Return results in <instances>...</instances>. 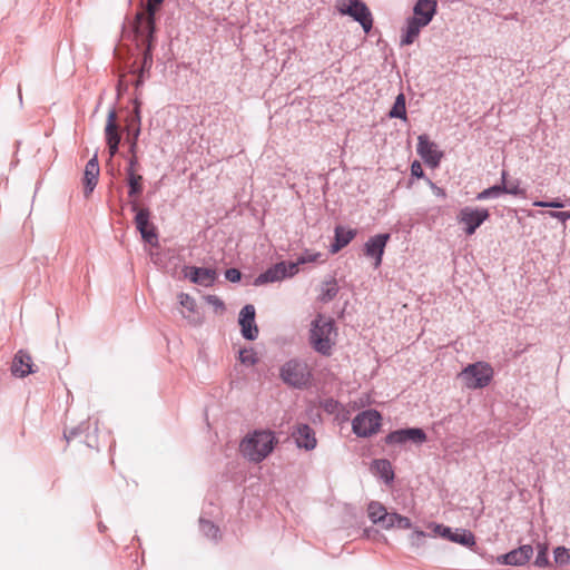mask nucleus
I'll return each instance as SVG.
<instances>
[{"label": "nucleus", "mask_w": 570, "mask_h": 570, "mask_svg": "<svg viewBox=\"0 0 570 570\" xmlns=\"http://www.w3.org/2000/svg\"><path fill=\"white\" fill-rule=\"evenodd\" d=\"M277 442L273 431L255 430L243 439L239 450L250 462L261 463L274 451Z\"/></svg>", "instance_id": "f257e3e1"}, {"label": "nucleus", "mask_w": 570, "mask_h": 570, "mask_svg": "<svg viewBox=\"0 0 570 570\" xmlns=\"http://www.w3.org/2000/svg\"><path fill=\"white\" fill-rule=\"evenodd\" d=\"M336 335L337 328L334 320L318 314L311 323L308 342L315 352L323 356H330Z\"/></svg>", "instance_id": "f03ea898"}, {"label": "nucleus", "mask_w": 570, "mask_h": 570, "mask_svg": "<svg viewBox=\"0 0 570 570\" xmlns=\"http://www.w3.org/2000/svg\"><path fill=\"white\" fill-rule=\"evenodd\" d=\"M278 375L285 385L295 390L308 389L314 377L307 362L299 357L289 358L282 364Z\"/></svg>", "instance_id": "7ed1b4c3"}, {"label": "nucleus", "mask_w": 570, "mask_h": 570, "mask_svg": "<svg viewBox=\"0 0 570 570\" xmlns=\"http://www.w3.org/2000/svg\"><path fill=\"white\" fill-rule=\"evenodd\" d=\"M165 0H147L145 12H137L135 16L132 31L135 37H148L149 41L155 40L156 14Z\"/></svg>", "instance_id": "20e7f679"}, {"label": "nucleus", "mask_w": 570, "mask_h": 570, "mask_svg": "<svg viewBox=\"0 0 570 570\" xmlns=\"http://www.w3.org/2000/svg\"><path fill=\"white\" fill-rule=\"evenodd\" d=\"M338 11L358 22L365 33L373 28V16L363 0H338Z\"/></svg>", "instance_id": "39448f33"}, {"label": "nucleus", "mask_w": 570, "mask_h": 570, "mask_svg": "<svg viewBox=\"0 0 570 570\" xmlns=\"http://www.w3.org/2000/svg\"><path fill=\"white\" fill-rule=\"evenodd\" d=\"M130 208L136 213L134 222L141 239L150 246H157L158 234L155 225L150 222V209L148 207H139L137 200L130 202Z\"/></svg>", "instance_id": "423d86ee"}, {"label": "nucleus", "mask_w": 570, "mask_h": 570, "mask_svg": "<svg viewBox=\"0 0 570 570\" xmlns=\"http://www.w3.org/2000/svg\"><path fill=\"white\" fill-rule=\"evenodd\" d=\"M493 368L485 362L469 364L462 372L461 379L470 389H483L491 382Z\"/></svg>", "instance_id": "0eeeda50"}, {"label": "nucleus", "mask_w": 570, "mask_h": 570, "mask_svg": "<svg viewBox=\"0 0 570 570\" xmlns=\"http://www.w3.org/2000/svg\"><path fill=\"white\" fill-rule=\"evenodd\" d=\"M382 415L377 410L360 412L352 421V431L358 438H370L381 428Z\"/></svg>", "instance_id": "6e6552de"}, {"label": "nucleus", "mask_w": 570, "mask_h": 570, "mask_svg": "<svg viewBox=\"0 0 570 570\" xmlns=\"http://www.w3.org/2000/svg\"><path fill=\"white\" fill-rule=\"evenodd\" d=\"M428 435L422 428H402L391 431L385 438L384 443L387 445H404L412 443L421 445L425 443Z\"/></svg>", "instance_id": "1a4fd4ad"}, {"label": "nucleus", "mask_w": 570, "mask_h": 570, "mask_svg": "<svg viewBox=\"0 0 570 570\" xmlns=\"http://www.w3.org/2000/svg\"><path fill=\"white\" fill-rule=\"evenodd\" d=\"M489 217L490 213L487 208L465 206L460 209L456 219L459 224L464 225V233L471 236Z\"/></svg>", "instance_id": "9d476101"}, {"label": "nucleus", "mask_w": 570, "mask_h": 570, "mask_svg": "<svg viewBox=\"0 0 570 570\" xmlns=\"http://www.w3.org/2000/svg\"><path fill=\"white\" fill-rule=\"evenodd\" d=\"M98 426L97 422L94 424L88 421H83L77 426H73L69 430H65L63 436L67 442H70L73 439L82 438V442L90 449H98V438H97Z\"/></svg>", "instance_id": "9b49d317"}, {"label": "nucleus", "mask_w": 570, "mask_h": 570, "mask_svg": "<svg viewBox=\"0 0 570 570\" xmlns=\"http://www.w3.org/2000/svg\"><path fill=\"white\" fill-rule=\"evenodd\" d=\"M416 151L424 163L432 168H436L443 157V153L438 149L436 144L431 141L425 134L417 137Z\"/></svg>", "instance_id": "f8f14e48"}, {"label": "nucleus", "mask_w": 570, "mask_h": 570, "mask_svg": "<svg viewBox=\"0 0 570 570\" xmlns=\"http://www.w3.org/2000/svg\"><path fill=\"white\" fill-rule=\"evenodd\" d=\"M256 309L254 305L246 304L239 312L238 324L242 336L247 341H255L258 336V326L255 322Z\"/></svg>", "instance_id": "ddd939ff"}, {"label": "nucleus", "mask_w": 570, "mask_h": 570, "mask_svg": "<svg viewBox=\"0 0 570 570\" xmlns=\"http://www.w3.org/2000/svg\"><path fill=\"white\" fill-rule=\"evenodd\" d=\"M390 238V233H381L370 237L364 244V254L374 259L375 268L382 264L384 250Z\"/></svg>", "instance_id": "4468645a"}, {"label": "nucleus", "mask_w": 570, "mask_h": 570, "mask_svg": "<svg viewBox=\"0 0 570 570\" xmlns=\"http://www.w3.org/2000/svg\"><path fill=\"white\" fill-rule=\"evenodd\" d=\"M137 40V47H142V61L141 66L138 69V76L135 80L134 85L136 89L142 86L145 81V73L149 72L153 66V50L155 47V40H150L148 37H135Z\"/></svg>", "instance_id": "2eb2a0df"}, {"label": "nucleus", "mask_w": 570, "mask_h": 570, "mask_svg": "<svg viewBox=\"0 0 570 570\" xmlns=\"http://www.w3.org/2000/svg\"><path fill=\"white\" fill-rule=\"evenodd\" d=\"M105 137L109 155L110 157H114L119 150L121 140L115 108L110 109L108 112L107 124L105 127Z\"/></svg>", "instance_id": "dca6fc26"}, {"label": "nucleus", "mask_w": 570, "mask_h": 570, "mask_svg": "<svg viewBox=\"0 0 570 570\" xmlns=\"http://www.w3.org/2000/svg\"><path fill=\"white\" fill-rule=\"evenodd\" d=\"M292 438L294 439L296 446L298 449H304L305 451H312L317 445L315 431L307 423H298L292 432Z\"/></svg>", "instance_id": "f3484780"}, {"label": "nucleus", "mask_w": 570, "mask_h": 570, "mask_svg": "<svg viewBox=\"0 0 570 570\" xmlns=\"http://www.w3.org/2000/svg\"><path fill=\"white\" fill-rule=\"evenodd\" d=\"M185 269L187 271L185 273V277L199 286L212 287L217 279V272L215 268L185 266Z\"/></svg>", "instance_id": "a211bd4d"}, {"label": "nucleus", "mask_w": 570, "mask_h": 570, "mask_svg": "<svg viewBox=\"0 0 570 570\" xmlns=\"http://www.w3.org/2000/svg\"><path fill=\"white\" fill-rule=\"evenodd\" d=\"M125 124L128 139L138 140L141 132V101L138 95L132 100V109L128 111Z\"/></svg>", "instance_id": "6ab92c4d"}, {"label": "nucleus", "mask_w": 570, "mask_h": 570, "mask_svg": "<svg viewBox=\"0 0 570 570\" xmlns=\"http://www.w3.org/2000/svg\"><path fill=\"white\" fill-rule=\"evenodd\" d=\"M533 556V548L530 544H523L517 549H513L504 554L498 557V563L507 566H524Z\"/></svg>", "instance_id": "aec40b11"}, {"label": "nucleus", "mask_w": 570, "mask_h": 570, "mask_svg": "<svg viewBox=\"0 0 570 570\" xmlns=\"http://www.w3.org/2000/svg\"><path fill=\"white\" fill-rule=\"evenodd\" d=\"M36 372L30 354L23 350L18 351L11 363V374L16 377H26Z\"/></svg>", "instance_id": "412c9836"}, {"label": "nucleus", "mask_w": 570, "mask_h": 570, "mask_svg": "<svg viewBox=\"0 0 570 570\" xmlns=\"http://www.w3.org/2000/svg\"><path fill=\"white\" fill-rule=\"evenodd\" d=\"M436 0H417L413 7V18L428 26L436 14Z\"/></svg>", "instance_id": "4be33fe9"}, {"label": "nucleus", "mask_w": 570, "mask_h": 570, "mask_svg": "<svg viewBox=\"0 0 570 570\" xmlns=\"http://www.w3.org/2000/svg\"><path fill=\"white\" fill-rule=\"evenodd\" d=\"M99 163L97 155L88 160L83 173V193L85 196H89L97 186L99 177Z\"/></svg>", "instance_id": "5701e85b"}, {"label": "nucleus", "mask_w": 570, "mask_h": 570, "mask_svg": "<svg viewBox=\"0 0 570 570\" xmlns=\"http://www.w3.org/2000/svg\"><path fill=\"white\" fill-rule=\"evenodd\" d=\"M178 302H179L180 306L187 311V313L181 312V315L184 318L187 320V322L189 324H191V325L202 324V315L197 311V304L193 296H190L187 293H179Z\"/></svg>", "instance_id": "b1692460"}, {"label": "nucleus", "mask_w": 570, "mask_h": 570, "mask_svg": "<svg viewBox=\"0 0 570 570\" xmlns=\"http://www.w3.org/2000/svg\"><path fill=\"white\" fill-rule=\"evenodd\" d=\"M424 27L426 26L420 22L416 18L409 17L405 21V26L402 28L401 46L412 45Z\"/></svg>", "instance_id": "393cba45"}, {"label": "nucleus", "mask_w": 570, "mask_h": 570, "mask_svg": "<svg viewBox=\"0 0 570 570\" xmlns=\"http://www.w3.org/2000/svg\"><path fill=\"white\" fill-rule=\"evenodd\" d=\"M356 236V230L346 229L342 226H336L334 230V240L330 246L332 254L338 253L342 248L347 246Z\"/></svg>", "instance_id": "a878e982"}, {"label": "nucleus", "mask_w": 570, "mask_h": 570, "mask_svg": "<svg viewBox=\"0 0 570 570\" xmlns=\"http://www.w3.org/2000/svg\"><path fill=\"white\" fill-rule=\"evenodd\" d=\"M285 267L283 263H276L268 267L266 271L261 273L255 279V286H262L268 283L279 282L285 278V274L282 271Z\"/></svg>", "instance_id": "bb28decb"}, {"label": "nucleus", "mask_w": 570, "mask_h": 570, "mask_svg": "<svg viewBox=\"0 0 570 570\" xmlns=\"http://www.w3.org/2000/svg\"><path fill=\"white\" fill-rule=\"evenodd\" d=\"M508 178V171L502 170L501 171V183L495 184L493 186H490L489 188L483 189L480 191L475 199L476 200H487V199H494L499 198L501 195L504 194L505 190V179Z\"/></svg>", "instance_id": "cd10ccee"}, {"label": "nucleus", "mask_w": 570, "mask_h": 570, "mask_svg": "<svg viewBox=\"0 0 570 570\" xmlns=\"http://www.w3.org/2000/svg\"><path fill=\"white\" fill-rule=\"evenodd\" d=\"M372 470H374L380 478L386 483H391L394 480V471L392 464L386 459H375L371 463Z\"/></svg>", "instance_id": "c85d7f7f"}, {"label": "nucleus", "mask_w": 570, "mask_h": 570, "mask_svg": "<svg viewBox=\"0 0 570 570\" xmlns=\"http://www.w3.org/2000/svg\"><path fill=\"white\" fill-rule=\"evenodd\" d=\"M142 180H144L142 176L137 173L126 174V181H127V186H128V196L130 198H134V200H136V198L138 196H140L144 190Z\"/></svg>", "instance_id": "c756f323"}, {"label": "nucleus", "mask_w": 570, "mask_h": 570, "mask_svg": "<svg viewBox=\"0 0 570 570\" xmlns=\"http://www.w3.org/2000/svg\"><path fill=\"white\" fill-rule=\"evenodd\" d=\"M387 116L390 118H397V119H401V120H407V115H406V99H405V95L403 92H400L395 100H394V104L392 106V108L390 109Z\"/></svg>", "instance_id": "7c9ffc66"}, {"label": "nucleus", "mask_w": 570, "mask_h": 570, "mask_svg": "<svg viewBox=\"0 0 570 570\" xmlns=\"http://www.w3.org/2000/svg\"><path fill=\"white\" fill-rule=\"evenodd\" d=\"M450 541L471 548L475 544V537L470 530L456 528L454 529Z\"/></svg>", "instance_id": "2f4dec72"}, {"label": "nucleus", "mask_w": 570, "mask_h": 570, "mask_svg": "<svg viewBox=\"0 0 570 570\" xmlns=\"http://www.w3.org/2000/svg\"><path fill=\"white\" fill-rule=\"evenodd\" d=\"M386 513L387 511L382 503L377 501H372L368 503L367 514L374 524H380L385 519Z\"/></svg>", "instance_id": "473e14b6"}, {"label": "nucleus", "mask_w": 570, "mask_h": 570, "mask_svg": "<svg viewBox=\"0 0 570 570\" xmlns=\"http://www.w3.org/2000/svg\"><path fill=\"white\" fill-rule=\"evenodd\" d=\"M199 528H200L202 533L206 538H208L215 542H217L220 539V530L214 522L200 518L199 519Z\"/></svg>", "instance_id": "72a5a7b5"}, {"label": "nucleus", "mask_w": 570, "mask_h": 570, "mask_svg": "<svg viewBox=\"0 0 570 570\" xmlns=\"http://www.w3.org/2000/svg\"><path fill=\"white\" fill-rule=\"evenodd\" d=\"M537 550H538V552H537V557L534 560V566L538 568L549 567L551 564V562L548 557V552H549L548 544L539 542L537 544Z\"/></svg>", "instance_id": "f704fd0d"}, {"label": "nucleus", "mask_w": 570, "mask_h": 570, "mask_svg": "<svg viewBox=\"0 0 570 570\" xmlns=\"http://www.w3.org/2000/svg\"><path fill=\"white\" fill-rule=\"evenodd\" d=\"M238 360L246 366H254L258 363V356L253 348H240L238 352Z\"/></svg>", "instance_id": "c9c22d12"}, {"label": "nucleus", "mask_w": 570, "mask_h": 570, "mask_svg": "<svg viewBox=\"0 0 570 570\" xmlns=\"http://www.w3.org/2000/svg\"><path fill=\"white\" fill-rule=\"evenodd\" d=\"M553 558L556 564L559 567H564L570 564V550L564 547H557L553 550Z\"/></svg>", "instance_id": "e433bc0d"}, {"label": "nucleus", "mask_w": 570, "mask_h": 570, "mask_svg": "<svg viewBox=\"0 0 570 570\" xmlns=\"http://www.w3.org/2000/svg\"><path fill=\"white\" fill-rule=\"evenodd\" d=\"M337 293H338V286L336 284V281L333 279L331 282H327L325 284V286L323 287L321 299L323 302H330V301L334 299V297L337 295Z\"/></svg>", "instance_id": "4c0bfd02"}, {"label": "nucleus", "mask_w": 570, "mask_h": 570, "mask_svg": "<svg viewBox=\"0 0 570 570\" xmlns=\"http://www.w3.org/2000/svg\"><path fill=\"white\" fill-rule=\"evenodd\" d=\"M521 181L519 179H514L509 181L508 178L505 179V190L504 194L513 195V196H520L525 197V189L520 187Z\"/></svg>", "instance_id": "58836bf2"}, {"label": "nucleus", "mask_w": 570, "mask_h": 570, "mask_svg": "<svg viewBox=\"0 0 570 570\" xmlns=\"http://www.w3.org/2000/svg\"><path fill=\"white\" fill-rule=\"evenodd\" d=\"M533 206L547 208H563L564 203L559 198H554L552 200H535L533 202Z\"/></svg>", "instance_id": "ea45409f"}, {"label": "nucleus", "mask_w": 570, "mask_h": 570, "mask_svg": "<svg viewBox=\"0 0 570 570\" xmlns=\"http://www.w3.org/2000/svg\"><path fill=\"white\" fill-rule=\"evenodd\" d=\"M281 263L285 265V267L282 269L285 274V278L293 277L298 273V267L301 264H297V259L295 262L282 261Z\"/></svg>", "instance_id": "a19ab883"}, {"label": "nucleus", "mask_w": 570, "mask_h": 570, "mask_svg": "<svg viewBox=\"0 0 570 570\" xmlns=\"http://www.w3.org/2000/svg\"><path fill=\"white\" fill-rule=\"evenodd\" d=\"M433 531L435 534L450 541L454 530L448 525L434 524Z\"/></svg>", "instance_id": "79ce46f5"}, {"label": "nucleus", "mask_w": 570, "mask_h": 570, "mask_svg": "<svg viewBox=\"0 0 570 570\" xmlns=\"http://www.w3.org/2000/svg\"><path fill=\"white\" fill-rule=\"evenodd\" d=\"M426 535L428 534L422 530H414L410 537L411 544L415 547L422 546Z\"/></svg>", "instance_id": "37998d69"}, {"label": "nucleus", "mask_w": 570, "mask_h": 570, "mask_svg": "<svg viewBox=\"0 0 570 570\" xmlns=\"http://www.w3.org/2000/svg\"><path fill=\"white\" fill-rule=\"evenodd\" d=\"M393 518L395 520V528H399V529H411L412 528V522L407 517L396 513V515H394Z\"/></svg>", "instance_id": "c03bdc74"}, {"label": "nucleus", "mask_w": 570, "mask_h": 570, "mask_svg": "<svg viewBox=\"0 0 570 570\" xmlns=\"http://www.w3.org/2000/svg\"><path fill=\"white\" fill-rule=\"evenodd\" d=\"M225 277L232 283H237L242 279V273L237 268H228L225 271Z\"/></svg>", "instance_id": "a18cd8bd"}, {"label": "nucleus", "mask_w": 570, "mask_h": 570, "mask_svg": "<svg viewBox=\"0 0 570 570\" xmlns=\"http://www.w3.org/2000/svg\"><path fill=\"white\" fill-rule=\"evenodd\" d=\"M206 302L215 307L216 311H224L225 304L224 302L216 295H207L205 297Z\"/></svg>", "instance_id": "49530a36"}, {"label": "nucleus", "mask_w": 570, "mask_h": 570, "mask_svg": "<svg viewBox=\"0 0 570 570\" xmlns=\"http://www.w3.org/2000/svg\"><path fill=\"white\" fill-rule=\"evenodd\" d=\"M394 515H396V512H387L385 519L380 523V525L385 530L395 528Z\"/></svg>", "instance_id": "de8ad7c7"}, {"label": "nucleus", "mask_w": 570, "mask_h": 570, "mask_svg": "<svg viewBox=\"0 0 570 570\" xmlns=\"http://www.w3.org/2000/svg\"><path fill=\"white\" fill-rule=\"evenodd\" d=\"M411 176L419 179L424 177V170L419 160H414L411 164Z\"/></svg>", "instance_id": "09e8293b"}, {"label": "nucleus", "mask_w": 570, "mask_h": 570, "mask_svg": "<svg viewBox=\"0 0 570 570\" xmlns=\"http://www.w3.org/2000/svg\"><path fill=\"white\" fill-rule=\"evenodd\" d=\"M320 256H321L320 253H312V254L306 253V254L297 257V264L304 265L306 263L316 262Z\"/></svg>", "instance_id": "8fccbe9b"}, {"label": "nucleus", "mask_w": 570, "mask_h": 570, "mask_svg": "<svg viewBox=\"0 0 570 570\" xmlns=\"http://www.w3.org/2000/svg\"><path fill=\"white\" fill-rule=\"evenodd\" d=\"M139 167V161L137 155H132L128 158V164L126 167V174L128 173H137V169Z\"/></svg>", "instance_id": "3c124183"}, {"label": "nucleus", "mask_w": 570, "mask_h": 570, "mask_svg": "<svg viewBox=\"0 0 570 570\" xmlns=\"http://www.w3.org/2000/svg\"><path fill=\"white\" fill-rule=\"evenodd\" d=\"M549 215L552 218H556L562 223H564L567 219H570V212H550Z\"/></svg>", "instance_id": "603ef678"}, {"label": "nucleus", "mask_w": 570, "mask_h": 570, "mask_svg": "<svg viewBox=\"0 0 570 570\" xmlns=\"http://www.w3.org/2000/svg\"><path fill=\"white\" fill-rule=\"evenodd\" d=\"M127 88L128 85L124 81V77H120L117 83V98H120Z\"/></svg>", "instance_id": "864d4df0"}, {"label": "nucleus", "mask_w": 570, "mask_h": 570, "mask_svg": "<svg viewBox=\"0 0 570 570\" xmlns=\"http://www.w3.org/2000/svg\"><path fill=\"white\" fill-rule=\"evenodd\" d=\"M430 184H431V187H432V189H433L434 194H435L438 197H443V198H444V197L446 196V193H445V190H444L443 188L438 187V186H436L435 184H433L432 181H430Z\"/></svg>", "instance_id": "5fc2aeb1"}, {"label": "nucleus", "mask_w": 570, "mask_h": 570, "mask_svg": "<svg viewBox=\"0 0 570 570\" xmlns=\"http://www.w3.org/2000/svg\"><path fill=\"white\" fill-rule=\"evenodd\" d=\"M137 141H138V140L128 139L130 156H132V155H137V154H136V153H137Z\"/></svg>", "instance_id": "6e6d98bb"}, {"label": "nucleus", "mask_w": 570, "mask_h": 570, "mask_svg": "<svg viewBox=\"0 0 570 570\" xmlns=\"http://www.w3.org/2000/svg\"><path fill=\"white\" fill-rule=\"evenodd\" d=\"M18 94H19V100H20V102H22V95H21V89H20V87L18 88Z\"/></svg>", "instance_id": "4d7b16f0"}, {"label": "nucleus", "mask_w": 570, "mask_h": 570, "mask_svg": "<svg viewBox=\"0 0 570 570\" xmlns=\"http://www.w3.org/2000/svg\"><path fill=\"white\" fill-rule=\"evenodd\" d=\"M105 529H106V527H105L102 523H100V524H99V530H100V532H104V531H105Z\"/></svg>", "instance_id": "13d9d810"}, {"label": "nucleus", "mask_w": 570, "mask_h": 570, "mask_svg": "<svg viewBox=\"0 0 570 570\" xmlns=\"http://www.w3.org/2000/svg\"><path fill=\"white\" fill-rule=\"evenodd\" d=\"M330 407H332V404H326L325 410H327V411H328V410H330Z\"/></svg>", "instance_id": "bf43d9fd"}, {"label": "nucleus", "mask_w": 570, "mask_h": 570, "mask_svg": "<svg viewBox=\"0 0 570 570\" xmlns=\"http://www.w3.org/2000/svg\"><path fill=\"white\" fill-rule=\"evenodd\" d=\"M330 407H332V404H326L325 410H327V411H328V410H330Z\"/></svg>", "instance_id": "052dcab7"}]
</instances>
